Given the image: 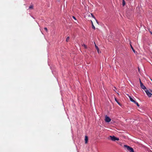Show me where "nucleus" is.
<instances>
[{"instance_id": "obj_1", "label": "nucleus", "mask_w": 152, "mask_h": 152, "mask_svg": "<svg viewBox=\"0 0 152 152\" xmlns=\"http://www.w3.org/2000/svg\"><path fill=\"white\" fill-rule=\"evenodd\" d=\"M124 147L127 151H129V152H134L133 149L129 146L125 145Z\"/></svg>"}, {"instance_id": "obj_7", "label": "nucleus", "mask_w": 152, "mask_h": 152, "mask_svg": "<svg viewBox=\"0 0 152 152\" xmlns=\"http://www.w3.org/2000/svg\"><path fill=\"white\" fill-rule=\"evenodd\" d=\"M95 48H96V49L97 50V52H98V53H101V52H99V48H98V46H97L96 44H95Z\"/></svg>"}, {"instance_id": "obj_6", "label": "nucleus", "mask_w": 152, "mask_h": 152, "mask_svg": "<svg viewBox=\"0 0 152 152\" xmlns=\"http://www.w3.org/2000/svg\"><path fill=\"white\" fill-rule=\"evenodd\" d=\"M88 136H85V143L86 144L88 142Z\"/></svg>"}, {"instance_id": "obj_18", "label": "nucleus", "mask_w": 152, "mask_h": 152, "mask_svg": "<svg viewBox=\"0 0 152 152\" xmlns=\"http://www.w3.org/2000/svg\"><path fill=\"white\" fill-rule=\"evenodd\" d=\"M44 30H45V31H46L47 32L48 31V29H47V28H46V27H45V28H44Z\"/></svg>"}, {"instance_id": "obj_4", "label": "nucleus", "mask_w": 152, "mask_h": 152, "mask_svg": "<svg viewBox=\"0 0 152 152\" xmlns=\"http://www.w3.org/2000/svg\"><path fill=\"white\" fill-rule=\"evenodd\" d=\"M147 95L149 97H151L152 95V94L150 92L149 90L147 89L145 91Z\"/></svg>"}, {"instance_id": "obj_11", "label": "nucleus", "mask_w": 152, "mask_h": 152, "mask_svg": "<svg viewBox=\"0 0 152 152\" xmlns=\"http://www.w3.org/2000/svg\"><path fill=\"white\" fill-rule=\"evenodd\" d=\"M82 46H83L84 47V48H85V49H87V45H85V44H83L82 45Z\"/></svg>"}, {"instance_id": "obj_20", "label": "nucleus", "mask_w": 152, "mask_h": 152, "mask_svg": "<svg viewBox=\"0 0 152 152\" xmlns=\"http://www.w3.org/2000/svg\"><path fill=\"white\" fill-rule=\"evenodd\" d=\"M72 18H73V19H74L75 20H76V18L75 17V16H72Z\"/></svg>"}, {"instance_id": "obj_13", "label": "nucleus", "mask_w": 152, "mask_h": 152, "mask_svg": "<svg viewBox=\"0 0 152 152\" xmlns=\"http://www.w3.org/2000/svg\"><path fill=\"white\" fill-rule=\"evenodd\" d=\"M91 16H92V17H93V18H94V19L96 20V22L97 23H98V21H97V20L96 19V18H95V17H94V15H93V14H92V13H91Z\"/></svg>"}, {"instance_id": "obj_21", "label": "nucleus", "mask_w": 152, "mask_h": 152, "mask_svg": "<svg viewBox=\"0 0 152 152\" xmlns=\"http://www.w3.org/2000/svg\"><path fill=\"white\" fill-rule=\"evenodd\" d=\"M91 23L92 24H93V22H92V21L91 20Z\"/></svg>"}, {"instance_id": "obj_9", "label": "nucleus", "mask_w": 152, "mask_h": 152, "mask_svg": "<svg viewBox=\"0 0 152 152\" xmlns=\"http://www.w3.org/2000/svg\"><path fill=\"white\" fill-rule=\"evenodd\" d=\"M115 101H116V102H117V103L119 105H120V106H121V104L119 102H118V100H117V99L115 97Z\"/></svg>"}, {"instance_id": "obj_12", "label": "nucleus", "mask_w": 152, "mask_h": 152, "mask_svg": "<svg viewBox=\"0 0 152 152\" xmlns=\"http://www.w3.org/2000/svg\"><path fill=\"white\" fill-rule=\"evenodd\" d=\"M29 8L30 9H33V5H31L29 7Z\"/></svg>"}, {"instance_id": "obj_8", "label": "nucleus", "mask_w": 152, "mask_h": 152, "mask_svg": "<svg viewBox=\"0 0 152 152\" xmlns=\"http://www.w3.org/2000/svg\"><path fill=\"white\" fill-rule=\"evenodd\" d=\"M129 98L130 99V100L131 102H132L134 103L135 102V100H134L131 96H129Z\"/></svg>"}, {"instance_id": "obj_15", "label": "nucleus", "mask_w": 152, "mask_h": 152, "mask_svg": "<svg viewBox=\"0 0 152 152\" xmlns=\"http://www.w3.org/2000/svg\"><path fill=\"white\" fill-rule=\"evenodd\" d=\"M92 28L94 29H95V27L94 26L93 24H92Z\"/></svg>"}, {"instance_id": "obj_10", "label": "nucleus", "mask_w": 152, "mask_h": 152, "mask_svg": "<svg viewBox=\"0 0 152 152\" xmlns=\"http://www.w3.org/2000/svg\"><path fill=\"white\" fill-rule=\"evenodd\" d=\"M130 46H131V48L132 49V50L133 51V52L134 53H135V50L133 48V47H132V46L131 44H130Z\"/></svg>"}, {"instance_id": "obj_5", "label": "nucleus", "mask_w": 152, "mask_h": 152, "mask_svg": "<svg viewBox=\"0 0 152 152\" xmlns=\"http://www.w3.org/2000/svg\"><path fill=\"white\" fill-rule=\"evenodd\" d=\"M105 120L106 122H109L111 121V119L109 117L106 116Z\"/></svg>"}, {"instance_id": "obj_3", "label": "nucleus", "mask_w": 152, "mask_h": 152, "mask_svg": "<svg viewBox=\"0 0 152 152\" xmlns=\"http://www.w3.org/2000/svg\"><path fill=\"white\" fill-rule=\"evenodd\" d=\"M140 86L143 89L144 91H145L147 89L146 88V87L143 85V84L142 83L140 79Z\"/></svg>"}, {"instance_id": "obj_2", "label": "nucleus", "mask_w": 152, "mask_h": 152, "mask_svg": "<svg viewBox=\"0 0 152 152\" xmlns=\"http://www.w3.org/2000/svg\"><path fill=\"white\" fill-rule=\"evenodd\" d=\"M110 138V140L113 141H115V140H119V138L115 137V136H109Z\"/></svg>"}, {"instance_id": "obj_17", "label": "nucleus", "mask_w": 152, "mask_h": 152, "mask_svg": "<svg viewBox=\"0 0 152 152\" xmlns=\"http://www.w3.org/2000/svg\"><path fill=\"white\" fill-rule=\"evenodd\" d=\"M123 6L125 4V1H124V0H123Z\"/></svg>"}, {"instance_id": "obj_16", "label": "nucleus", "mask_w": 152, "mask_h": 152, "mask_svg": "<svg viewBox=\"0 0 152 152\" xmlns=\"http://www.w3.org/2000/svg\"><path fill=\"white\" fill-rule=\"evenodd\" d=\"M134 103L135 104H136L137 106H138V107L139 106V104L137 102L135 101V102H134Z\"/></svg>"}, {"instance_id": "obj_14", "label": "nucleus", "mask_w": 152, "mask_h": 152, "mask_svg": "<svg viewBox=\"0 0 152 152\" xmlns=\"http://www.w3.org/2000/svg\"><path fill=\"white\" fill-rule=\"evenodd\" d=\"M69 37H68L66 39V41L67 42H68L69 41Z\"/></svg>"}, {"instance_id": "obj_19", "label": "nucleus", "mask_w": 152, "mask_h": 152, "mask_svg": "<svg viewBox=\"0 0 152 152\" xmlns=\"http://www.w3.org/2000/svg\"><path fill=\"white\" fill-rule=\"evenodd\" d=\"M148 90H149V91H150V92L151 93V92L152 93V90H151V89H149Z\"/></svg>"}]
</instances>
